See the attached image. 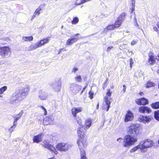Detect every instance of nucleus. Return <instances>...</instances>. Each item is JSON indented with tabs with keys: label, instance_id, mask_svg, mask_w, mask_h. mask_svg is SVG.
Wrapping results in <instances>:
<instances>
[{
	"label": "nucleus",
	"instance_id": "nucleus-59",
	"mask_svg": "<svg viewBox=\"0 0 159 159\" xmlns=\"http://www.w3.org/2000/svg\"><path fill=\"white\" fill-rule=\"evenodd\" d=\"M36 14H35V13H34L32 16V19H34V18H35V16H36Z\"/></svg>",
	"mask_w": 159,
	"mask_h": 159
},
{
	"label": "nucleus",
	"instance_id": "nucleus-12",
	"mask_svg": "<svg viewBox=\"0 0 159 159\" xmlns=\"http://www.w3.org/2000/svg\"><path fill=\"white\" fill-rule=\"evenodd\" d=\"M44 42L43 39L37 42L35 44L31 45L28 48V50H34L36 48L41 47L44 44Z\"/></svg>",
	"mask_w": 159,
	"mask_h": 159
},
{
	"label": "nucleus",
	"instance_id": "nucleus-45",
	"mask_svg": "<svg viewBox=\"0 0 159 159\" xmlns=\"http://www.w3.org/2000/svg\"><path fill=\"white\" fill-rule=\"evenodd\" d=\"M75 79L77 82H81L82 80L81 76L80 75H77L75 77Z\"/></svg>",
	"mask_w": 159,
	"mask_h": 159
},
{
	"label": "nucleus",
	"instance_id": "nucleus-15",
	"mask_svg": "<svg viewBox=\"0 0 159 159\" xmlns=\"http://www.w3.org/2000/svg\"><path fill=\"white\" fill-rule=\"evenodd\" d=\"M134 118V115L133 113L130 111H127L126 114L125 116V121L128 122L131 121Z\"/></svg>",
	"mask_w": 159,
	"mask_h": 159
},
{
	"label": "nucleus",
	"instance_id": "nucleus-62",
	"mask_svg": "<svg viewBox=\"0 0 159 159\" xmlns=\"http://www.w3.org/2000/svg\"><path fill=\"white\" fill-rule=\"evenodd\" d=\"M80 35L79 34H77L75 35V36H78Z\"/></svg>",
	"mask_w": 159,
	"mask_h": 159
},
{
	"label": "nucleus",
	"instance_id": "nucleus-60",
	"mask_svg": "<svg viewBox=\"0 0 159 159\" xmlns=\"http://www.w3.org/2000/svg\"><path fill=\"white\" fill-rule=\"evenodd\" d=\"M156 59L158 61H159V56L156 57Z\"/></svg>",
	"mask_w": 159,
	"mask_h": 159
},
{
	"label": "nucleus",
	"instance_id": "nucleus-35",
	"mask_svg": "<svg viewBox=\"0 0 159 159\" xmlns=\"http://www.w3.org/2000/svg\"><path fill=\"white\" fill-rule=\"evenodd\" d=\"M151 107L152 108L154 109L159 108V102L153 103L151 104Z\"/></svg>",
	"mask_w": 159,
	"mask_h": 159
},
{
	"label": "nucleus",
	"instance_id": "nucleus-41",
	"mask_svg": "<svg viewBox=\"0 0 159 159\" xmlns=\"http://www.w3.org/2000/svg\"><path fill=\"white\" fill-rule=\"evenodd\" d=\"M116 28L115 26L113 25H111L107 26L106 28L105 29V30H112Z\"/></svg>",
	"mask_w": 159,
	"mask_h": 159
},
{
	"label": "nucleus",
	"instance_id": "nucleus-52",
	"mask_svg": "<svg viewBox=\"0 0 159 159\" xmlns=\"http://www.w3.org/2000/svg\"><path fill=\"white\" fill-rule=\"evenodd\" d=\"M117 141H118V142H119V143H120L121 142H123V139L121 138H119L118 139H117Z\"/></svg>",
	"mask_w": 159,
	"mask_h": 159
},
{
	"label": "nucleus",
	"instance_id": "nucleus-11",
	"mask_svg": "<svg viewBox=\"0 0 159 159\" xmlns=\"http://www.w3.org/2000/svg\"><path fill=\"white\" fill-rule=\"evenodd\" d=\"M42 145L44 148H48V150L52 151L55 154L57 153V151L56 150L55 148L49 144L47 140L44 141L42 143Z\"/></svg>",
	"mask_w": 159,
	"mask_h": 159
},
{
	"label": "nucleus",
	"instance_id": "nucleus-39",
	"mask_svg": "<svg viewBox=\"0 0 159 159\" xmlns=\"http://www.w3.org/2000/svg\"><path fill=\"white\" fill-rule=\"evenodd\" d=\"M42 10V7H41V6L40 5L36 10L34 13H35V14H36V15H39L40 13V11Z\"/></svg>",
	"mask_w": 159,
	"mask_h": 159
},
{
	"label": "nucleus",
	"instance_id": "nucleus-18",
	"mask_svg": "<svg viewBox=\"0 0 159 159\" xmlns=\"http://www.w3.org/2000/svg\"><path fill=\"white\" fill-rule=\"evenodd\" d=\"M43 134L41 133L34 136L33 138V142L37 143L40 142L42 140V137L43 136Z\"/></svg>",
	"mask_w": 159,
	"mask_h": 159
},
{
	"label": "nucleus",
	"instance_id": "nucleus-5",
	"mask_svg": "<svg viewBox=\"0 0 159 159\" xmlns=\"http://www.w3.org/2000/svg\"><path fill=\"white\" fill-rule=\"evenodd\" d=\"M71 145L68 143H61L58 144L56 148L59 151L66 152L69 149Z\"/></svg>",
	"mask_w": 159,
	"mask_h": 159
},
{
	"label": "nucleus",
	"instance_id": "nucleus-51",
	"mask_svg": "<svg viewBox=\"0 0 159 159\" xmlns=\"http://www.w3.org/2000/svg\"><path fill=\"white\" fill-rule=\"evenodd\" d=\"M137 43V41L133 40L131 42V44L132 45H134L136 44Z\"/></svg>",
	"mask_w": 159,
	"mask_h": 159
},
{
	"label": "nucleus",
	"instance_id": "nucleus-50",
	"mask_svg": "<svg viewBox=\"0 0 159 159\" xmlns=\"http://www.w3.org/2000/svg\"><path fill=\"white\" fill-rule=\"evenodd\" d=\"M78 70V68L77 67H74L73 68L72 71L73 72L75 73L76 72V71H77Z\"/></svg>",
	"mask_w": 159,
	"mask_h": 159
},
{
	"label": "nucleus",
	"instance_id": "nucleus-23",
	"mask_svg": "<svg viewBox=\"0 0 159 159\" xmlns=\"http://www.w3.org/2000/svg\"><path fill=\"white\" fill-rule=\"evenodd\" d=\"M23 113V111L22 110H21L20 112L18 114H15L13 117L14 119V120L13 123H16L17 121L22 116Z\"/></svg>",
	"mask_w": 159,
	"mask_h": 159
},
{
	"label": "nucleus",
	"instance_id": "nucleus-4",
	"mask_svg": "<svg viewBox=\"0 0 159 159\" xmlns=\"http://www.w3.org/2000/svg\"><path fill=\"white\" fill-rule=\"evenodd\" d=\"M112 92H110V89H108L106 96L105 97L104 101L105 103V108H106L107 111H108L110 107V104L112 102V98H111Z\"/></svg>",
	"mask_w": 159,
	"mask_h": 159
},
{
	"label": "nucleus",
	"instance_id": "nucleus-30",
	"mask_svg": "<svg viewBox=\"0 0 159 159\" xmlns=\"http://www.w3.org/2000/svg\"><path fill=\"white\" fill-rule=\"evenodd\" d=\"M30 90V87L29 85H26L25 87L21 91L28 94Z\"/></svg>",
	"mask_w": 159,
	"mask_h": 159
},
{
	"label": "nucleus",
	"instance_id": "nucleus-55",
	"mask_svg": "<svg viewBox=\"0 0 159 159\" xmlns=\"http://www.w3.org/2000/svg\"><path fill=\"white\" fill-rule=\"evenodd\" d=\"M121 40H119L118 41H117L116 42H113L112 43L113 44H118V43H120L121 42Z\"/></svg>",
	"mask_w": 159,
	"mask_h": 159
},
{
	"label": "nucleus",
	"instance_id": "nucleus-29",
	"mask_svg": "<svg viewBox=\"0 0 159 159\" xmlns=\"http://www.w3.org/2000/svg\"><path fill=\"white\" fill-rule=\"evenodd\" d=\"M80 159H87L86 156V153L84 151H81L80 152Z\"/></svg>",
	"mask_w": 159,
	"mask_h": 159
},
{
	"label": "nucleus",
	"instance_id": "nucleus-38",
	"mask_svg": "<svg viewBox=\"0 0 159 159\" xmlns=\"http://www.w3.org/2000/svg\"><path fill=\"white\" fill-rule=\"evenodd\" d=\"M79 21V18L77 17H75L73 18V20L71 21V23L73 25H75L78 23Z\"/></svg>",
	"mask_w": 159,
	"mask_h": 159
},
{
	"label": "nucleus",
	"instance_id": "nucleus-20",
	"mask_svg": "<svg viewBox=\"0 0 159 159\" xmlns=\"http://www.w3.org/2000/svg\"><path fill=\"white\" fill-rule=\"evenodd\" d=\"M82 108L80 107H74L71 110L72 113L73 115V117H76V114L82 111Z\"/></svg>",
	"mask_w": 159,
	"mask_h": 159
},
{
	"label": "nucleus",
	"instance_id": "nucleus-22",
	"mask_svg": "<svg viewBox=\"0 0 159 159\" xmlns=\"http://www.w3.org/2000/svg\"><path fill=\"white\" fill-rule=\"evenodd\" d=\"M53 120V118L52 116L47 117L43 120V123L46 125H48L52 123Z\"/></svg>",
	"mask_w": 159,
	"mask_h": 159
},
{
	"label": "nucleus",
	"instance_id": "nucleus-17",
	"mask_svg": "<svg viewBox=\"0 0 159 159\" xmlns=\"http://www.w3.org/2000/svg\"><path fill=\"white\" fill-rule=\"evenodd\" d=\"M139 111L142 113H150L151 112V109L146 106H142L139 107Z\"/></svg>",
	"mask_w": 159,
	"mask_h": 159
},
{
	"label": "nucleus",
	"instance_id": "nucleus-27",
	"mask_svg": "<svg viewBox=\"0 0 159 159\" xmlns=\"http://www.w3.org/2000/svg\"><path fill=\"white\" fill-rule=\"evenodd\" d=\"M92 121L90 119H88L85 122V125L84 126V128L88 129L91 125Z\"/></svg>",
	"mask_w": 159,
	"mask_h": 159
},
{
	"label": "nucleus",
	"instance_id": "nucleus-9",
	"mask_svg": "<svg viewBox=\"0 0 159 159\" xmlns=\"http://www.w3.org/2000/svg\"><path fill=\"white\" fill-rule=\"evenodd\" d=\"M82 89V86L80 85L73 83L71 84L70 90L74 95L76 94Z\"/></svg>",
	"mask_w": 159,
	"mask_h": 159
},
{
	"label": "nucleus",
	"instance_id": "nucleus-1",
	"mask_svg": "<svg viewBox=\"0 0 159 159\" xmlns=\"http://www.w3.org/2000/svg\"><path fill=\"white\" fill-rule=\"evenodd\" d=\"M137 140L136 138L130 135H126L124 138L123 145L125 147H129L133 145Z\"/></svg>",
	"mask_w": 159,
	"mask_h": 159
},
{
	"label": "nucleus",
	"instance_id": "nucleus-44",
	"mask_svg": "<svg viewBox=\"0 0 159 159\" xmlns=\"http://www.w3.org/2000/svg\"><path fill=\"white\" fill-rule=\"evenodd\" d=\"M16 123H13V125L11 126V128L9 129V131L11 133L16 128Z\"/></svg>",
	"mask_w": 159,
	"mask_h": 159
},
{
	"label": "nucleus",
	"instance_id": "nucleus-64",
	"mask_svg": "<svg viewBox=\"0 0 159 159\" xmlns=\"http://www.w3.org/2000/svg\"><path fill=\"white\" fill-rule=\"evenodd\" d=\"M48 159H55L54 157H52V158H49Z\"/></svg>",
	"mask_w": 159,
	"mask_h": 159
},
{
	"label": "nucleus",
	"instance_id": "nucleus-63",
	"mask_svg": "<svg viewBox=\"0 0 159 159\" xmlns=\"http://www.w3.org/2000/svg\"><path fill=\"white\" fill-rule=\"evenodd\" d=\"M98 107H99V104H98V103L97 105V107H96L97 109H98Z\"/></svg>",
	"mask_w": 159,
	"mask_h": 159
},
{
	"label": "nucleus",
	"instance_id": "nucleus-54",
	"mask_svg": "<svg viewBox=\"0 0 159 159\" xmlns=\"http://www.w3.org/2000/svg\"><path fill=\"white\" fill-rule=\"evenodd\" d=\"M134 20H135V21L136 23V24L135 25L136 26H137L138 28H139V25L137 22V19L135 17L134 18Z\"/></svg>",
	"mask_w": 159,
	"mask_h": 159
},
{
	"label": "nucleus",
	"instance_id": "nucleus-37",
	"mask_svg": "<svg viewBox=\"0 0 159 159\" xmlns=\"http://www.w3.org/2000/svg\"><path fill=\"white\" fill-rule=\"evenodd\" d=\"M125 13H122L118 19L123 22L125 19Z\"/></svg>",
	"mask_w": 159,
	"mask_h": 159
},
{
	"label": "nucleus",
	"instance_id": "nucleus-57",
	"mask_svg": "<svg viewBox=\"0 0 159 159\" xmlns=\"http://www.w3.org/2000/svg\"><path fill=\"white\" fill-rule=\"evenodd\" d=\"M123 91L124 92H125V90L126 88V86L125 85H123Z\"/></svg>",
	"mask_w": 159,
	"mask_h": 159
},
{
	"label": "nucleus",
	"instance_id": "nucleus-16",
	"mask_svg": "<svg viewBox=\"0 0 159 159\" xmlns=\"http://www.w3.org/2000/svg\"><path fill=\"white\" fill-rule=\"evenodd\" d=\"M136 103L139 105H145L148 104V103L147 99L143 98L140 99H137L135 100Z\"/></svg>",
	"mask_w": 159,
	"mask_h": 159
},
{
	"label": "nucleus",
	"instance_id": "nucleus-48",
	"mask_svg": "<svg viewBox=\"0 0 159 159\" xmlns=\"http://www.w3.org/2000/svg\"><path fill=\"white\" fill-rule=\"evenodd\" d=\"M44 42L45 44L48 43L49 42V39L48 38L43 39Z\"/></svg>",
	"mask_w": 159,
	"mask_h": 159
},
{
	"label": "nucleus",
	"instance_id": "nucleus-46",
	"mask_svg": "<svg viewBox=\"0 0 159 159\" xmlns=\"http://www.w3.org/2000/svg\"><path fill=\"white\" fill-rule=\"evenodd\" d=\"M40 107L44 111V115H46L47 114V111L46 109L43 106H40Z\"/></svg>",
	"mask_w": 159,
	"mask_h": 159
},
{
	"label": "nucleus",
	"instance_id": "nucleus-21",
	"mask_svg": "<svg viewBox=\"0 0 159 159\" xmlns=\"http://www.w3.org/2000/svg\"><path fill=\"white\" fill-rule=\"evenodd\" d=\"M38 97L40 100H44L47 98V95L44 92L41 90L39 92Z\"/></svg>",
	"mask_w": 159,
	"mask_h": 159
},
{
	"label": "nucleus",
	"instance_id": "nucleus-26",
	"mask_svg": "<svg viewBox=\"0 0 159 159\" xmlns=\"http://www.w3.org/2000/svg\"><path fill=\"white\" fill-rule=\"evenodd\" d=\"M18 95L20 98L19 99H20L21 101H22L23 99H25L28 94L21 91L20 93H19V92H18Z\"/></svg>",
	"mask_w": 159,
	"mask_h": 159
},
{
	"label": "nucleus",
	"instance_id": "nucleus-14",
	"mask_svg": "<svg viewBox=\"0 0 159 159\" xmlns=\"http://www.w3.org/2000/svg\"><path fill=\"white\" fill-rule=\"evenodd\" d=\"M52 88L55 92H59L61 89V83L58 81L55 82L52 85Z\"/></svg>",
	"mask_w": 159,
	"mask_h": 159
},
{
	"label": "nucleus",
	"instance_id": "nucleus-58",
	"mask_svg": "<svg viewBox=\"0 0 159 159\" xmlns=\"http://www.w3.org/2000/svg\"><path fill=\"white\" fill-rule=\"evenodd\" d=\"M63 49V48H60L59 50L58 54H60V53L61 52Z\"/></svg>",
	"mask_w": 159,
	"mask_h": 159
},
{
	"label": "nucleus",
	"instance_id": "nucleus-61",
	"mask_svg": "<svg viewBox=\"0 0 159 159\" xmlns=\"http://www.w3.org/2000/svg\"><path fill=\"white\" fill-rule=\"evenodd\" d=\"M157 25L158 28H159V22H157Z\"/></svg>",
	"mask_w": 159,
	"mask_h": 159
},
{
	"label": "nucleus",
	"instance_id": "nucleus-33",
	"mask_svg": "<svg viewBox=\"0 0 159 159\" xmlns=\"http://www.w3.org/2000/svg\"><path fill=\"white\" fill-rule=\"evenodd\" d=\"M155 85V84L153 82H151L150 81H148L147 84L146 85V87L147 88H150L152 87H154Z\"/></svg>",
	"mask_w": 159,
	"mask_h": 159
},
{
	"label": "nucleus",
	"instance_id": "nucleus-6",
	"mask_svg": "<svg viewBox=\"0 0 159 159\" xmlns=\"http://www.w3.org/2000/svg\"><path fill=\"white\" fill-rule=\"evenodd\" d=\"M18 95V91H16L14 93L10 99V103L11 104L17 105L18 104V102L21 101Z\"/></svg>",
	"mask_w": 159,
	"mask_h": 159
},
{
	"label": "nucleus",
	"instance_id": "nucleus-42",
	"mask_svg": "<svg viewBox=\"0 0 159 159\" xmlns=\"http://www.w3.org/2000/svg\"><path fill=\"white\" fill-rule=\"evenodd\" d=\"M92 0H82L81 1L80 3H78L77 2H75V5H80V4H83V3L87 2H88L91 1Z\"/></svg>",
	"mask_w": 159,
	"mask_h": 159
},
{
	"label": "nucleus",
	"instance_id": "nucleus-19",
	"mask_svg": "<svg viewBox=\"0 0 159 159\" xmlns=\"http://www.w3.org/2000/svg\"><path fill=\"white\" fill-rule=\"evenodd\" d=\"M79 39L75 38L74 36L68 39L66 42V44L68 45H70L76 42Z\"/></svg>",
	"mask_w": 159,
	"mask_h": 159
},
{
	"label": "nucleus",
	"instance_id": "nucleus-47",
	"mask_svg": "<svg viewBox=\"0 0 159 159\" xmlns=\"http://www.w3.org/2000/svg\"><path fill=\"white\" fill-rule=\"evenodd\" d=\"M93 92H89V97L91 99H92L93 98Z\"/></svg>",
	"mask_w": 159,
	"mask_h": 159
},
{
	"label": "nucleus",
	"instance_id": "nucleus-10",
	"mask_svg": "<svg viewBox=\"0 0 159 159\" xmlns=\"http://www.w3.org/2000/svg\"><path fill=\"white\" fill-rule=\"evenodd\" d=\"M77 143L79 146V148L80 150L84 151V149L87 146V144L86 141L84 138H79L77 141Z\"/></svg>",
	"mask_w": 159,
	"mask_h": 159
},
{
	"label": "nucleus",
	"instance_id": "nucleus-28",
	"mask_svg": "<svg viewBox=\"0 0 159 159\" xmlns=\"http://www.w3.org/2000/svg\"><path fill=\"white\" fill-rule=\"evenodd\" d=\"M22 40L25 41H31L33 40V37L32 36H23L22 37Z\"/></svg>",
	"mask_w": 159,
	"mask_h": 159
},
{
	"label": "nucleus",
	"instance_id": "nucleus-13",
	"mask_svg": "<svg viewBox=\"0 0 159 159\" xmlns=\"http://www.w3.org/2000/svg\"><path fill=\"white\" fill-rule=\"evenodd\" d=\"M139 120L140 121L144 123H148L151 121V117L150 116H145L141 115L139 116Z\"/></svg>",
	"mask_w": 159,
	"mask_h": 159
},
{
	"label": "nucleus",
	"instance_id": "nucleus-43",
	"mask_svg": "<svg viewBox=\"0 0 159 159\" xmlns=\"http://www.w3.org/2000/svg\"><path fill=\"white\" fill-rule=\"evenodd\" d=\"M154 117L156 119L159 120V110L155 112Z\"/></svg>",
	"mask_w": 159,
	"mask_h": 159
},
{
	"label": "nucleus",
	"instance_id": "nucleus-25",
	"mask_svg": "<svg viewBox=\"0 0 159 159\" xmlns=\"http://www.w3.org/2000/svg\"><path fill=\"white\" fill-rule=\"evenodd\" d=\"M78 134L79 137L80 139L84 138V132L82 128H78Z\"/></svg>",
	"mask_w": 159,
	"mask_h": 159
},
{
	"label": "nucleus",
	"instance_id": "nucleus-32",
	"mask_svg": "<svg viewBox=\"0 0 159 159\" xmlns=\"http://www.w3.org/2000/svg\"><path fill=\"white\" fill-rule=\"evenodd\" d=\"M7 86H3L0 88V94H3L4 92L7 89Z\"/></svg>",
	"mask_w": 159,
	"mask_h": 159
},
{
	"label": "nucleus",
	"instance_id": "nucleus-53",
	"mask_svg": "<svg viewBox=\"0 0 159 159\" xmlns=\"http://www.w3.org/2000/svg\"><path fill=\"white\" fill-rule=\"evenodd\" d=\"M153 29L155 31L158 32V34H159V33H158L159 30H158V28L156 27V26L153 27Z\"/></svg>",
	"mask_w": 159,
	"mask_h": 159
},
{
	"label": "nucleus",
	"instance_id": "nucleus-49",
	"mask_svg": "<svg viewBox=\"0 0 159 159\" xmlns=\"http://www.w3.org/2000/svg\"><path fill=\"white\" fill-rule=\"evenodd\" d=\"M130 68H132V66L133 64V60L132 58H131L130 59Z\"/></svg>",
	"mask_w": 159,
	"mask_h": 159
},
{
	"label": "nucleus",
	"instance_id": "nucleus-31",
	"mask_svg": "<svg viewBox=\"0 0 159 159\" xmlns=\"http://www.w3.org/2000/svg\"><path fill=\"white\" fill-rule=\"evenodd\" d=\"M76 120L79 125L83 126V124H82L83 121L81 118L79 116H77L76 118Z\"/></svg>",
	"mask_w": 159,
	"mask_h": 159
},
{
	"label": "nucleus",
	"instance_id": "nucleus-56",
	"mask_svg": "<svg viewBox=\"0 0 159 159\" xmlns=\"http://www.w3.org/2000/svg\"><path fill=\"white\" fill-rule=\"evenodd\" d=\"M113 48V47L112 46H111V47H108V48H107V52H109V51L112 48Z\"/></svg>",
	"mask_w": 159,
	"mask_h": 159
},
{
	"label": "nucleus",
	"instance_id": "nucleus-2",
	"mask_svg": "<svg viewBox=\"0 0 159 159\" xmlns=\"http://www.w3.org/2000/svg\"><path fill=\"white\" fill-rule=\"evenodd\" d=\"M153 142L150 139H147L141 141L139 145L141 147V151L142 152H144L148 150V148L152 146Z\"/></svg>",
	"mask_w": 159,
	"mask_h": 159
},
{
	"label": "nucleus",
	"instance_id": "nucleus-34",
	"mask_svg": "<svg viewBox=\"0 0 159 159\" xmlns=\"http://www.w3.org/2000/svg\"><path fill=\"white\" fill-rule=\"evenodd\" d=\"M122 22V21H120V20L117 19V20H116V22L115 23V26L116 28H118L120 27V26L121 25Z\"/></svg>",
	"mask_w": 159,
	"mask_h": 159
},
{
	"label": "nucleus",
	"instance_id": "nucleus-36",
	"mask_svg": "<svg viewBox=\"0 0 159 159\" xmlns=\"http://www.w3.org/2000/svg\"><path fill=\"white\" fill-rule=\"evenodd\" d=\"M138 149H140L141 150V147L139 144L136 147H134L133 148L131 149L130 150V152H134L136 151Z\"/></svg>",
	"mask_w": 159,
	"mask_h": 159
},
{
	"label": "nucleus",
	"instance_id": "nucleus-8",
	"mask_svg": "<svg viewBox=\"0 0 159 159\" xmlns=\"http://www.w3.org/2000/svg\"><path fill=\"white\" fill-rule=\"evenodd\" d=\"M129 128V132L131 134L134 135L137 134L139 133L140 127L139 124H132L130 125Z\"/></svg>",
	"mask_w": 159,
	"mask_h": 159
},
{
	"label": "nucleus",
	"instance_id": "nucleus-3",
	"mask_svg": "<svg viewBox=\"0 0 159 159\" xmlns=\"http://www.w3.org/2000/svg\"><path fill=\"white\" fill-rule=\"evenodd\" d=\"M11 52L10 48L4 46L0 48V56L3 58H8L10 57Z\"/></svg>",
	"mask_w": 159,
	"mask_h": 159
},
{
	"label": "nucleus",
	"instance_id": "nucleus-40",
	"mask_svg": "<svg viewBox=\"0 0 159 159\" xmlns=\"http://www.w3.org/2000/svg\"><path fill=\"white\" fill-rule=\"evenodd\" d=\"M131 3L132 6L131 7V9L130 11L131 13H132L134 10V7H135V2L134 0H132Z\"/></svg>",
	"mask_w": 159,
	"mask_h": 159
},
{
	"label": "nucleus",
	"instance_id": "nucleus-24",
	"mask_svg": "<svg viewBox=\"0 0 159 159\" xmlns=\"http://www.w3.org/2000/svg\"><path fill=\"white\" fill-rule=\"evenodd\" d=\"M149 58L148 60V62L150 65H153L155 62V59L152 53L150 52L148 54Z\"/></svg>",
	"mask_w": 159,
	"mask_h": 159
},
{
	"label": "nucleus",
	"instance_id": "nucleus-7",
	"mask_svg": "<svg viewBox=\"0 0 159 159\" xmlns=\"http://www.w3.org/2000/svg\"><path fill=\"white\" fill-rule=\"evenodd\" d=\"M18 95V91H16L14 93L10 99V103L11 104L17 105L18 104V102L21 101Z\"/></svg>",
	"mask_w": 159,
	"mask_h": 159
}]
</instances>
